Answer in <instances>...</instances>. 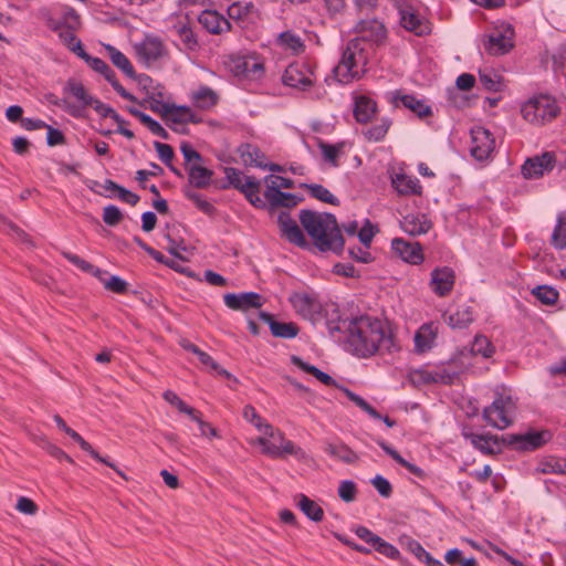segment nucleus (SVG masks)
<instances>
[{
	"instance_id": "32",
	"label": "nucleus",
	"mask_w": 566,
	"mask_h": 566,
	"mask_svg": "<svg viewBox=\"0 0 566 566\" xmlns=\"http://www.w3.org/2000/svg\"><path fill=\"white\" fill-rule=\"evenodd\" d=\"M391 184L399 195L410 196L421 193L422 187L417 177L406 174H397L392 178Z\"/></svg>"
},
{
	"instance_id": "48",
	"label": "nucleus",
	"mask_w": 566,
	"mask_h": 566,
	"mask_svg": "<svg viewBox=\"0 0 566 566\" xmlns=\"http://www.w3.org/2000/svg\"><path fill=\"white\" fill-rule=\"evenodd\" d=\"M301 187L304 189H307L310 195L323 202L329 203V205H338V199L325 187L317 184H301Z\"/></svg>"
},
{
	"instance_id": "22",
	"label": "nucleus",
	"mask_w": 566,
	"mask_h": 566,
	"mask_svg": "<svg viewBox=\"0 0 566 566\" xmlns=\"http://www.w3.org/2000/svg\"><path fill=\"white\" fill-rule=\"evenodd\" d=\"M391 248L405 262L420 264L423 261L422 248L417 242H408L403 239L396 238L391 241Z\"/></svg>"
},
{
	"instance_id": "45",
	"label": "nucleus",
	"mask_w": 566,
	"mask_h": 566,
	"mask_svg": "<svg viewBox=\"0 0 566 566\" xmlns=\"http://www.w3.org/2000/svg\"><path fill=\"white\" fill-rule=\"evenodd\" d=\"M240 154L245 165H251L261 168L266 167V164L264 163L265 157L258 147L250 144L243 145L240 148Z\"/></svg>"
},
{
	"instance_id": "55",
	"label": "nucleus",
	"mask_w": 566,
	"mask_h": 566,
	"mask_svg": "<svg viewBox=\"0 0 566 566\" xmlns=\"http://www.w3.org/2000/svg\"><path fill=\"white\" fill-rule=\"evenodd\" d=\"M88 107H92L99 116L104 118H112L117 124L124 123L122 117L108 105L101 102L98 98L94 97L93 102L88 105Z\"/></svg>"
},
{
	"instance_id": "16",
	"label": "nucleus",
	"mask_w": 566,
	"mask_h": 566,
	"mask_svg": "<svg viewBox=\"0 0 566 566\" xmlns=\"http://www.w3.org/2000/svg\"><path fill=\"white\" fill-rule=\"evenodd\" d=\"M63 93L69 94L76 99V103H69L67 101H64L65 111L74 117L81 116L82 111L88 107L94 98L82 82L75 78L67 80L63 87Z\"/></svg>"
},
{
	"instance_id": "19",
	"label": "nucleus",
	"mask_w": 566,
	"mask_h": 566,
	"mask_svg": "<svg viewBox=\"0 0 566 566\" xmlns=\"http://www.w3.org/2000/svg\"><path fill=\"white\" fill-rule=\"evenodd\" d=\"M460 369L455 368L453 363L442 364L440 366L419 371L420 379L424 382H434L450 385L459 376Z\"/></svg>"
},
{
	"instance_id": "34",
	"label": "nucleus",
	"mask_w": 566,
	"mask_h": 566,
	"mask_svg": "<svg viewBox=\"0 0 566 566\" xmlns=\"http://www.w3.org/2000/svg\"><path fill=\"white\" fill-rule=\"evenodd\" d=\"M473 319V310L469 305H460L453 312L446 313V321L452 328H465Z\"/></svg>"
},
{
	"instance_id": "18",
	"label": "nucleus",
	"mask_w": 566,
	"mask_h": 566,
	"mask_svg": "<svg viewBox=\"0 0 566 566\" xmlns=\"http://www.w3.org/2000/svg\"><path fill=\"white\" fill-rule=\"evenodd\" d=\"M454 282L455 274L451 268H436L431 272L429 286L436 295L443 297L451 293L454 286Z\"/></svg>"
},
{
	"instance_id": "3",
	"label": "nucleus",
	"mask_w": 566,
	"mask_h": 566,
	"mask_svg": "<svg viewBox=\"0 0 566 566\" xmlns=\"http://www.w3.org/2000/svg\"><path fill=\"white\" fill-rule=\"evenodd\" d=\"M367 56L359 38L350 40L343 51L342 59L332 70L333 80L340 84H348L360 78L365 73Z\"/></svg>"
},
{
	"instance_id": "24",
	"label": "nucleus",
	"mask_w": 566,
	"mask_h": 566,
	"mask_svg": "<svg viewBox=\"0 0 566 566\" xmlns=\"http://www.w3.org/2000/svg\"><path fill=\"white\" fill-rule=\"evenodd\" d=\"M438 333L439 325L437 323L430 322L422 324L413 337L415 349L418 353H424L431 349L436 343Z\"/></svg>"
},
{
	"instance_id": "26",
	"label": "nucleus",
	"mask_w": 566,
	"mask_h": 566,
	"mask_svg": "<svg viewBox=\"0 0 566 566\" xmlns=\"http://www.w3.org/2000/svg\"><path fill=\"white\" fill-rule=\"evenodd\" d=\"M513 30L507 27L504 32L495 31L489 35L485 43V50L494 55H502L513 46Z\"/></svg>"
},
{
	"instance_id": "56",
	"label": "nucleus",
	"mask_w": 566,
	"mask_h": 566,
	"mask_svg": "<svg viewBox=\"0 0 566 566\" xmlns=\"http://www.w3.org/2000/svg\"><path fill=\"white\" fill-rule=\"evenodd\" d=\"M154 146H155V149H156L160 160L165 165H167L172 172L179 175V171L171 164L172 158H174V150H172L171 146L168 144L159 143V142H155Z\"/></svg>"
},
{
	"instance_id": "53",
	"label": "nucleus",
	"mask_w": 566,
	"mask_h": 566,
	"mask_svg": "<svg viewBox=\"0 0 566 566\" xmlns=\"http://www.w3.org/2000/svg\"><path fill=\"white\" fill-rule=\"evenodd\" d=\"M552 241L557 249L566 248V212L558 216L557 224L552 234Z\"/></svg>"
},
{
	"instance_id": "54",
	"label": "nucleus",
	"mask_w": 566,
	"mask_h": 566,
	"mask_svg": "<svg viewBox=\"0 0 566 566\" xmlns=\"http://www.w3.org/2000/svg\"><path fill=\"white\" fill-rule=\"evenodd\" d=\"M532 294L544 305H553L558 300V292L547 285H539L532 290Z\"/></svg>"
},
{
	"instance_id": "8",
	"label": "nucleus",
	"mask_w": 566,
	"mask_h": 566,
	"mask_svg": "<svg viewBox=\"0 0 566 566\" xmlns=\"http://www.w3.org/2000/svg\"><path fill=\"white\" fill-rule=\"evenodd\" d=\"M226 177L229 184L241 191L247 200L255 208H265L260 196V181L253 176H247L237 168H227Z\"/></svg>"
},
{
	"instance_id": "15",
	"label": "nucleus",
	"mask_w": 566,
	"mask_h": 566,
	"mask_svg": "<svg viewBox=\"0 0 566 566\" xmlns=\"http://www.w3.org/2000/svg\"><path fill=\"white\" fill-rule=\"evenodd\" d=\"M468 427L463 429V437L471 442V444L480 450L484 454H499L507 448L506 443V434L497 436L492 433H473L467 430Z\"/></svg>"
},
{
	"instance_id": "62",
	"label": "nucleus",
	"mask_w": 566,
	"mask_h": 566,
	"mask_svg": "<svg viewBox=\"0 0 566 566\" xmlns=\"http://www.w3.org/2000/svg\"><path fill=\"white\" fill-rule=\"evenodd\" d=\"M123 214L120 210L113 205L106 206L103 211V221L108 226H116L120 222Z\"/></svg>"
},
{
	"instance_id": "9",
	"label": "nucleus",
	"mask_w": 566,
	"mask_h": 566,
	"mask_svg": "<svg viewBox=\"0 0 566 566\" xmlns=\"http://www.w3.org/2000/svg\"><path fill=\"white\" fill-rule=\"evenodd\" d=\"M293 310L304 319L316 324L322 319L323 305L314 292L298 291L289 296Z\"/></svg>"
},
{
	"instance_id": "63",
	"label": "nucleus",
	"mask_w": 566,
	"mask_h": 566,
	"mask_svg": "<svg viewBox=\"0 0 566 566\" xmlns=\"http://www.w3.org/2000/svg\"><path fill=\"white\" fill-rule=\"evenodd\" d=\"M180 150L188 167L192 164H200L202 161L201 155L188 143H182Z\"/></svg>"
},
{
	"instance_id": "2",
	"label": "nucleus",
	"mask_w": 566,
	"mask_h": 566,
	"mask_svg": "<svg viewBox=\"0 0 566 566\" xmlns=\"http://www.w3.org/2000/svg\"><path fill=\"white\" fill-rule=\"evenodd\" d=\"M300 221L319 250L338 251L343 248L344 241L333 214L302 210Z\"/></svg>"
},
{
	"instance_id": "52",
	"label": "nucleus",
	"mask_w": 566,
	"mask_h": 566,
	"mask_svg": "<svg viewBox=\"0 0 566 566\" xmlns=\"http://www.w3.org/2000/svg\"><path fill=\"white\" fill-rule=\"evenodd\" d=\"M470 353L472 355H481L484 358H490L494 353V346L483 335H476L472 342Z\"/></svg>"
},
{
	"instance_id": "41",
	"label": "nucleus",
	"mask_w": 566,
	"mask_h": 566,
	"mask_svg": "<svg viewBox=\"0 0 566 566\" xmlns=\"http://www.w3.org/2000/svg\"><path fill=\"white\" fill-rule=\"evenodd\" d=\"M324 451L331 457L345 463H354L358 460V455L349 447L343 443H326Z\"/></svg>"
},
{
	"instance_id": "11",
	"label": "nucleus",
	"mask_w": 566,
	"mask_h": 566,
	"mask_svg": "<svg viewBox=\"0 0 566 566\" xmlns=\"http://www.w3.org/2000/svg\"><path fill=\"white\" fill-rule=\"evenodd\" d=\"M516 403L510 394H497L492 405L484 409L483 417L489 424H512L515 420Z\"/></svg>"
},
{
	"instance_id": "29",
	"label": "nucleus",
	"mask_w": 566,
	"mask_h": 566,
	"mask_svg": "<svg viewBox=\"0 0 566 566\" xmlns=\"http://www.w3.org/2000/svg\"><path fill=\"white\" fill-rule=\"evenodd\" d=\"M357 31L361 34V38L359 39L361 41V44L366 40L379 42L386 35L384 24L376 19H366L359 21L357 24Z\"/></svg>"
},
{
	"instance_id": "47",
	"label": "nucleus",
	"mask_w": 566,
	"mask_h": 566,
	"mask_svg": "<svg viewBox=\"0 0 566 566\" xmlns=\"http://www.w3.org/2000/svg\"><path fill=\"white\" fill-rule=\"evenodd\" d=\"M292 363L303 371L311 374L324 385L331 386L335 384L334 379L328 374L319 370L317 367L310 365L308 363L303 361L300 357L293 356Z\"/></svg>"
},
{
	"instance_id": "57",
	"label": "nucleus",
	"mask_w": 566,
	"mask_h": 566,
	"mask_svg": "<svg viewBox=\"0 0 566 566\" xmlns=\"http://www.w3.org/2000/svg\"><path fill=\"white\" fill-rule=\"evenodd\" d=\"M106 290L112 292L123 294L127 291L128 284L125 280L117 275H111L109 277H105L102 275V279H98Z\"/></svg>"
},
{
	"instance_id": "13",
	"label": "nucleus",
	"mask_w": 566,
	"mask_h": 566,
	"mask_svg": "<svg viewBox=\"0 0 566 566\" xmlns=\"http://www.w3.org/2000/svg\"><path fill=\"white\" fill-rule=\"evenodd\" d=\"M282 82L292 88L307 91L316 82L314 66L306 62L292 63L285 69Z\"/></svg>"
},
{
	"instance_id": "6",
	"label": "nucleus",
	"mask_w": 566,
	"mask_h": 566,
	"mask_svg": "<svg viewBox=\"0 0 566 566\" xmlns=\"http://www.w3.org/2000/svg\"><path fill=\"white\" fill-rule=\"evenodd\" d=\"M226 66L234 76L249 81H259L264 75L263 60L255 53L232 54Z\"/></svg>"
},
{
	"instance_id": "59",
	"label": "nucleus",
	"mask_w": 566,
	"mask_h": 566,
	"mask_svg": "<svg viewBox=\"0 0 566 566\" xmlns=\"http://www.w3.org/2000/svg\"><path fill=\"white\" fill-rule=\"evenodd\" d=\"M265 188L266 187H274V189L281 190V189H291L294 187L293 180L276 176V175H269L264 178Z\"/></svg>"
},
{
	"instance_id": "17",
	"label": "nucleus",
	"mask_w": 566,
	"mask_h": 566,
	"mask_svg": "<svg viewBox=\"0 0 566 566\" xmlns=\"http://www.w3.org/2000/svg\"><path fill=\"white\" fill-rule=\"evenodd\" d=\"M555 161V155L549 151L528 158L522 166V175L526 179L543 177L554 168Z\"/></svg>"
},
{
	"instance_id": "42",
	"label": "nucleus",
	"mask_w": 566,
	"mask_h": 566,
	"mask_svg": "<svg viewBox=\"0 0 566 566\" xmlns=\"http://www.w3.org/2000/svg\"><path fill=\"white\" fill-rule=\"evenodd\" d=\"M297 506L313 522H321L324 517L323 509L304 494L298 495Z\"/></svg>"
},
{
	"instance_id": "4",
	"label": "nucleus",
	"mask_w": 566,
	"mask_h": 566,
	"mask_svg": "<svg viewBox=\"0 0 566 566\" xmlns=\"http://www.w3.org/2000/svg\"><path fill=\"white\" fill-rule=\"evenodd\" d=\"M521 114L532 125H544L557 117L559 107L551 95L538 94L522 105Z\"/></svg>"
},
{
	"instance_id": "61",
	"label": "nucleus",
	"mask_w": 566,
	"mask_h": 566,
	"mask_svg": "<svg viewBox=\"0 0 566 566\" xmlns=\"http://www.w3.org/2000/svg\"><path fill=\"white\" fill-rule=\"evenodd\" d=\"M399 541L400 544L412 553L419 560H421L423 554L427 552L418 541L411 537L402 536Z\"/></svg>"
},
{
	"instance_id": "25",
	"label": "nucleus",
	"mask_w": 566,
	"mask_h": 566,
	"mask_svg": "<svg viewBox=\"0 0 566 566\" xmlns=\"http://www.w3.org/2000/svg\"><path fill=\"white\" fill-rule=\"evenodd\" d=\"M277 222L282 232V235L289 240L291 243L303 247L306 244V240L304 234L296 223L295 220L291 218L287 212H281L277 218Z\"/></svg>"
},
{
	"instance_id": "38",
	"label": "nucleus",
	"mask_w": 566,
	"mask_h": 566,
	"mask_svg": "<svg viewBox=\"0 0 566 566\" xmlns=\"http://www.w3.org/2000/svg\"><path fill=\"white\" fill-rule=\"evenodd\" d=\"M392 122L389 117H382L374 125L363 129L361 134L370 143H379L385 139Z\"/></svg>"
},
{
	"instance_id": "36",
	"label": "nucleus",
	"mask_w": 566,
	"mask_h": 566,
	"mask_svg": "<svg viewBox=\"0 0 566 566\" xmlns=\"http://www.w3.org/2000/svg\"><path fill=\"white\" fill-rule=\"evenodd\" d=\"M261 317L269 323L273 336L291 339L298 333V327L294 323H283L273 321L271 315L262 313Z\"/></svg>"
},
{
	"instance_id": "21",
	"label": "nucleus",
	"mask_w": 566,
	"mask_h": 566,
	"mask_svg": "<svg viewBox=\"0 0 566 566\" xmlns=\"http://www.w3.org/2000/svg\"><path fill=\"white\" fill-rule=\"evenodd\" d=\"M377 103L374 98L366 94H354L353 96V114L355 119L360 124L369 123L377 114Z\"/></svg>"
},
{
	"instance_id": "14",
	"label": "nucleus",
	"mask_w": 566,
	"mask_h": 566,
	"mask_svg": "<svg viewBox=\"0 0 566 566\" xmlns=\"http://www.w3.org/2000/svg\"><path fill=\"white\" fill-rule=\"evenodd\" d=\"M471 155L478 160L489 159L495 150L496 140L493 134L483 126L471 128Z\"/></svg>"
},
{
	"instance_id": "50",
	"label": "nucleus",
	"mask_w": 566,
	"mask_h": 566,
	"mask_svg": "<svg viewBox=\"0 0 566 566\" xmlns=\"http://www.w3.org/2000/svg\"><path fill=\"white\" fill-rule=\"evenodd\" d=\"M65 432L69 437H71L75 442L78 443L81 449L87 452L92 458L97 460L101 463L106 464L107 467H113L112 462L107 461L106 458L102 457L98 452H96L92 446L85 441L76 431H74L71 427H64Z\"/></svg>"
},
{
	"instance_id": "49",
	"label": "nucleus",
	"mask_w": 566,
	"mask_h": 566,
	"mask_svg": "<svg viewBox=\"0 0 566 566\" xmlns=\"http://www.w3.org/2000/svg\"><path fill=\"white\" fill-rule=\"evenodd\" d=\"M132 115L137 117L147 128L154 134L161 138L167 139L168 133L166 129L154 118H151L149 115L136 109V108H129L128 109Z\"/></svg>"
},
{
	"instance_id": "30",
	"label": "nucleus",
	"mask_w": 566,
	"mask_h": 566,
	"mask_svg": "<svg viewBox=\"0 0 566 566\" xmlns=\"http://www.w3.org/2000/svg\"><path fill=\"white\" fill-rule=\"evenodd\" d=\"M318 148L325 163L333 167H338L340 157L345 155L346 149L350 148V145L347 142L328 144L326 142L318 140Z\"/></svg>"
},
{
	"instance_id": "64",
	"label": "nucleus",
	"mask_w": 566,
	"mask_h": 566,
	"mask_svg": "<svg viewBox=\"0 0 566 566\" xmlns=\"http://www.w3.org/2000/svg\"><path fill=\"white\" fill-rule=\"evenodd\" d=\"M374 549L391 559H398L400 557V552L394 545L384 541L381 537L380 541H378V543L375 545Z\"/></svg>"
},
{
	"instance_id": "20",
	"label": "nucleus",
	"mask_w": 566,
	"mask_h": 566,
	"mask_svg": "<svg viewBox=\"0 0 566 566\" xmlns=\"http://www.w3.org/2000/svg\"><path fill=\"white\" fill-rule=\"evenodd\" d=\"M390 102L396 106H403L415 113L420 118L429 117L432 114L431 107L424 99L418 98L412 94H401L396 91L390 93Z\"/></svg>"
},
{
	"instance_id": "31",
	"label": "nucleus",
	"mask_w": 566,
	"mask_h": 566,
	"mask_svg": "<svg viewBox=\"0 0 566 566\" xmlns=\"http://www.w3.org/2000/svg\"><path fill=\"white\" fill-rule=\"evenodd\" d=\"M263 201L269 203L271 207H294L297 205L298 199L295 195L283 192L274 189V187H266L263 192Z\"/></svg>"
},
{
	"instance_id": "37",
	"label": "nucleus",
	"mask_w": 566,
	"mask_h": 566,
	"mask_svg": "<svg viewBox=\"0 0 566 566\" xmlns=\"http://www.w3.org/2000/svg\"><path fill=\"white\" fill-rule=\"evenodd\" d=\"M50 28L57 32L59 38L70 51L80 56V53L83 52L84 49L82 42L74 34L76 29L61 28L59 23H50Z\"/></svg>"
},
{
	"instance_id": "39",
	"label": "nucleus",
	"mask_w": 566,
	"mask_h": 566,
	"mask_svg": "<svg viewBox=\"0 0 566 566\" xmlns=\"http://www.w3.org/2000/svg\"><path fill=\"white\" fill-rule=\"evenodd\" d=\"M377 443L379 444V447L392 459L395 460L397 463H399L401 467H403L405 469H407L411 474L416 475L417 478L419 479H424L426 476V473L424 471L417 467L416 464L407 461L406 459H403L399 453L398 451H396L394 448H391L389 444H387L385 441L382 440H377Z\"/></svg>"
},
{
	"instance_id": "51",
	"label": "nucleus",
	"mask_w": 566,
	"mask_h": 566,
	"mask_svg": "<svg viewBox=\"0 0 566 566\" xmlns=\"http://www.w3.org/2000/svg\"><path fill=\"white\" fill-rule=\"evenodd\" d=\"M61 18L59 20L56 19H50V23H59L61 28H67V29H78L81 21L80 15L76 13V11L72 8L65 7L61 10Z\"/></svg>"
},
{
	"instance_id": "10",
	"label": "nucleus",
	"mask_w": 566,
	"mask_h": 566,
	"mask_svg": "<svg viewBox=\"0 0 566 566\" xmlns=\"http://www.w3.org/2000/svg\"><path fill=\"white\" fill-rule=\"evenodd\" d=\"M390 1L397 8L400 15V23L407 31L418 36H423L431 32L430 22L419 14L411 0Z\"/></svg>"
},
{
	"instance_id": "23",
	"label": "nucleus",
	"mask_w": 566,
	"mask_h": 566,
	"mask_svg": "<svg viewBox=\"0 0 566 566\" xmlns=\"http://www.w3.org/2000/svg\"><path fill=\"white\" fill-rule=\"evenodd\" d=\"M224 304L235 311H247L258 308L262 305L261 295L254 292L248 293H228L223 296Z\"/></svg>"
},
{
	"instance_id": "28",
	"label": "nucleus",
	"mask_w": 566,
	"mask_h": 566,
	"mask_svg": "<svg viewBox=\"0 0 566 566\" xmlns=\"http://www.w3.org/2000/svg\"><path fill=\"white\" fill-rule=\"evenodd\" d=\"M400 227L403 232L410 235H420L430 230L431 222L426 214L410 213L402 218Z\"/></svg>"
},
{
	"instance_id": "1",
	"label": "nucleus",
	"mask_w": 566,
	"mask_h": 566,
	"mask_svg": "<svg viewBox=\"0 0 566 566\" xmlns=\"http://www.w3.org/2000/svg\"><path fill=\"white\" fill-rule=\"evenodd\" d=\"M326 325L332 336L342 334L347 350L360 358L394 354L400 349L390 328L380 319L368 315L338 316L336 321L327 319Z\"/></svg>"
},
{
	"instance_id": "60",
	"label": "nucleus",
	"mask_w": 566,
	"mask_h": 566,
	"mask_svg": "<svg viewBox=\"0 0 566 566\" xmlns=\"http://www.w3.org/2000/svg\"><path fill=\"white\" fill-rule=\"evenodd\" d=\"M537 471L543 474H548V473H559L560 474V472L563 471V461L556 460L554 458L545 459L539 463Z\"/></svg>"
},
{
	"instance_id": "12",
	"label": "nucleus",
	"mask_w": 566,
	"mask_h": 566,
	"mask_svg": "<svg viewBox=\"0 0 566 566\" xmlns=\"http://www.w3.org/2000/svg\"><path fill=\"white\" fill-rule=\"evenodd\" d=\"M553 438L551 430H528L525 433L506 434L507 448L518 452H532L544 444H546Z\"/></svg>"
},
{
	"instance_id": "58",
	"label": "nucleus",
	"mask_w": 566,
	"mask_h": 566,
	"mask_svg": "<svg viewBox=\"0 0 566 566\" xmlns=\"http://www.w3.org/2000/svg\"><path fill=\"white\" fill-rule=\"evenodd\" d=\"M357 486L350 480L340 482L338 488V496L346 503L353 502L356 497Z\"/></svg>"
},
{
	"instance_id": "5",
	"label": "nucleus",
	"mask_w": 566,
	"mask_h": 566,
	"mask_svg": "<svg viewBox=\"0 0 566 566\" xmlns=\"http://www.w3.org/2000/svg\"><path fill=\"white\" fill-rule=\"evenodd\" d=\"M251 442L259 444L262 453L272 458H280L283 454L300 455L303 453L301 448H296L292 441L286 440L283 433L274 427H265L264 433L251 440Z\"/></svg>"
},
{
	"instance_id": "27",
	"label": "nucleus",
	"mask_w": 566,
	"mask_h": 566,
	"mask_svg": "<svg viewBox=\"0 0 566 566\" xmlns=\"http://www.w3.org/2000/svg\"><path fill=\"white\" fill-rule=\"evenodd\" d=\"M219 98V94L207 85H199L190 93L192 105L201 111H209L214 107Z\"/></svg>"
},
{
	"instance_id": "35",
	"label": "nucleus",
	"mask_w": 566,
	"mask_h": 566,
	"mask_svg": "<svg viewBox=\"0 0 566 566\" xmlns=\"http://www.w3.org/2000/svg\"><path fill=\"white\" fill-rule=\"evenodd\" d=\"M103 49L107 57L118 70L128 77H135L134 66L124 53L111 44L104 43Z\"/></svg>"
},
{
	"instance_id": "44",
	"label": "nucleus",
	"mask_w": 566,
	"mask_h": 566,
	"mask_svg": "<svg viewBox=\"0 0 566 566\" xmlns=\"http://www.w3.org/2000/svg\"><path fill=\"white\" fill-rule=\"evenodd\" d=\"M277 41L283 50L293 55L302 53L305 49L302 39L290 31L281 33Z\"/></svg>"
},
{
	"instance_id": "46",
	"label": "nucleus",
	"mask_w": 566,
	"mask_h": 566,
	"mask_svg": "<svg viewBox=\"0 0 566 566\" xmlns=\"http://www.w3.org/2000/svg\"><path fill=\"white\" fill-rule=\"evenodd\" d=\"M78 57L84 60L96 73L103 75L106 81L112 80L111 77H115V72L102 59L91 56L85 51L81 52Z\"/></svg>"
},
{
	"instance_id": "43",
	"label": "nucleus",
	"mask_w": 566,
	"mask_h": 566,
	"mask_svg": "<svg viewBox=\"0 0 566 566\" xmlns=\"http://www.w3.org/2000/svg\"><path fill=\"white\" fill-rule=\"evenodd\" d=\"M62 255H63V258H65L69 262H71L74 266H76L81 271H83L85 273H90L97 279H102V275L107 274L106 271L94 266L90 262L83 260L82 258H80L78 255H76L72 252L63 251Z\"/></svg>"
},
{
	"instance_id": "40",
	"label": "nucleus",
	"mask_w": 566,
	"mask_h": 566,
	"mask_svg": "<svg viewBox=\"0 0 566 566\" xmlns=\"http://www.w3.org/2000/svg\"><path fill=\"white\" fill-rule=\"evenodd\" d=\"M189 181L197 188H206L211 182L212 171L201 166L192 164L188 167Z\"/></svg>"
},
{
	"instance_id": "33",
	"label": "nucleus",
	"mask_w": 566,
	"mask_h": 566,
	"mask_svg": "<svg viewBox=\"0 0 566 566\" xmlns=\"http://www.w3.org/2000/svg\"><path fill=\"white\" fill-rule=\"evenodd\" d=\"M199 23L210 33H221L229 29V22L217 11L205 10L198 17Z\"/></svg>"
},
{
	"instance_id": "7",
	"label": "nucleus",
	"mask_w": 566,
	"mask_h": 566,
	"mask_svg": "<svg viewBox=\"0 0 566 566\" xmlns=\"http://www.w3.org/2000/svg\"><path fill=\"white\" fill-rule=\"evenodd\" d=\"M134 51L138 62L148 69L161 65L169 54L164 41L153 34H148L140 42L135 43Z\"/></svg>"
}]
</instances>
